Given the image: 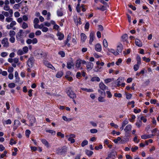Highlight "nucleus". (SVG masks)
<instances>
[{
    "mask_svg": "<svg viewBox=\"0 0 159 159\" xmlns=\"http://www.w3.org/2000/svg\"><path fill=\"white\" fill-rule=\"evenodd\" d=\"M24 34L25 32L23 30H20L16 36L17 40L22 44H24V40L23 39L25 37L24 35Z\"/></svg>",
    "mask_w": 159,
    "mask_h": 159,
    "instance_id": "f257e3e1",
    "label": "nucleus"
},
{
    "mask_svg": "<svg viewBox=\"0 0 159 159\" xmlns=\"http://www.w3.org/2000/svg\"><path fill=\"white\" fill-rule=\"evenodd\" d=\"M67 147L65 146L59 147L56 149V153L58 155H62L66 152Z\"/></svg>",
    "mask_w": 159,
    "mask_h": 159,
    "instance_id": "f03ea898",
    "label": "nucleus"
},
{
    "mask_svg": "<svg viewBox=\"0 0 159 159\" xmlns=\"http://www.w3.org/2000/svg\"><path fill=\"white\" fill-rule=\"evenodd\" d=\"M66 92L70 98H74L76 97V94L73 92L70 87L67 88L66 89Z\"/></svg>",
    "mask_w": 159,
    "mask_h": 159,
    "instance_id": "7ed1b4c3",
    "label": "nucleus"
},
{
    "mask_svg": "<svg viewBox=\"0 0 159 159\" xmlns=\"http://www.w3.org/2000/svg\"><path fill=\"white\" fill-rule=\"evenodd\" d=\"M86 63V62L85 61L79 59L76 61L75 66L77 68L82 69L83 68L81 67V64H84Z\"/></svg>",
    "mask_w": 159,
    "mask_h": 159,
    "instance_id": "20e7f679",
    "label": "nucleus"
},
{
    "mask_svg": "<svg viewBox=\"0 0 159 159\" xmlns=\"http://www.w3.org/2000/svg\"><path fill=\"white\" fill-rule=\"evenodd\" d=\"M124 80V78L119 77L116 80V84L117 86L119 87L120 86H121L122 87H124L125 85V83L123 82Z\"/></svg>",
    "mask_w": 159,
    "mask_h": 159,
    "instance_id": "39448f33",
    "label": "nucleus"
},
{
    "mask_svg": "<svg viewBox=\"0 0 159 159\" xmlns=\"http://www.w3.org/2000/svg\"><path fill=\"white\" fill-rule=\"evenodd\" d=\"M73 75L70 71H67L66 72L65 77L68 81L71 82L73 80Z\"/></svg>",
    "mask_w": 159,
    "mask_h": 159,
    "instance_id": "423d86ee",
    "label": "nucleus"
},
{
    "mask_svg": "<svg viewBox=\"0 0 159 159\" xmlns=\"http://www.w3.org/2000/svg\"><path fill=\"white\" fill-rule=\"evenodd\" d=\"M1 43L4 47L7 48L9 46L8 39L7 38H4L2 40Z\"/></svg>",
    "mask_w": 159,
    "mask_h": 159,
    "instance_id": "0eeeda50",
    "label": "nucleus"
},
{
    "mask_svg": "<svg viewBox=\"0 0 159 159\" xmlns=\"http://www.w3.org/2000/svg\"><path fill=\"white\" fill-rule=\"evenodd\" d=\"M34 61V58L33 57H30L28 59L27 65L30 68H32L33 67Z\"/></svg>",
    "mask_w": 159,
    "mask_h": 159,
    "instance_id": "6e6552de",
    "label": "nucleus"
},
{
    "mask_svg": "<svg viewBox=\"0 0 159 159\" xmlns=\"http://www.w3.org/2000/svg\"><path fill=\"white\" fill-rule=\"evenodd\" d=\"M75 135L74 134H70L69 135V137L68 139V140L71 143H74L75 142V140L74 139L75 137Z\"/></svg>",
    "mask_w": 159,
    "mask_h": 159,
    "instance_id": "1a4fd4ad",
    "label": "nucleus"
},
{
    "mask_svg": "<svg viewBox=\"0 0 159 159\" xmlns=\"http://www.w3.org/2000/svg\"><path fill=\"white\" fill-rule=\"evenodd\" d=\"M86 65L87 69L88 71L90 70L91 69H92L93 66V63L90 62H87L86 64Z\"/></svg>",
    "mask_w": 159,
    "mask_h": 159,
    "instance_id": "9d476101",
    "label": "nucleus"
},
{
    "mask_svg": "<svg viewBox=\"0 0 159 159\" xmlns=\"http://www.w3.org/2000/svg\"><path fill=\"white\" fill-rule=\"evenodd\" d=\"M95 33L94 32H91L90 34L89 37L90 39L89 40V43L90 44H92V42L93 41L95 36Z\"/></svg>",
    "mask_w": 159,
    "mask_h": 159,
    "instance_id": "9b49d317",
    "label": "nucleus"
},
{
    "mask_svg": "<svg viewBox=\"0 0 159 159\" xmlns=\"http://www.w3.org/2000/svg\"><path fill=\"white\" fill-rule=\"evenodd\" d=\"M99 86V88L101 89H100L103 91L106 89H108V87L105 85L102 82L100 83Z\"/></svg>",
    "mask_w": 159,
    "mask_h": 159,
    "instance_id": "f8f14e48",
    "label": "nucleus"
},
{
    "mask_svg": "<svg viewBox=\"0 0 159 159\" xmlns=\"http://www.w3.org/2000/svg\"><path fill=\"white\" fill-rule=\"evenodd\" d=\"M16 24V22L15 21L12 20L10 24H8L7 25V29H10L11 28H13L14 26Z\"/></svg>",
    "mask_w": 159,
    "mask_h": 159,
    "instance_id": "ddd939ff",
    "label": "nucleus"
},
{
    "mask_svg": "<svg viewBox=\"0 0 159 159\" xmlns=\"http://www.w3.org/2000/svg\"><path fill=\"white\" fill-rule=\"evenodd\" d=\"M94 48L95 50L98 52H100L102 50V46L99 43L96 44L95 45Z\"/></svg>",
    "mask_w": 159,
    "mask_h": 159,
    "instance_id": "4468645a",
    "label": "nucleus"
},
{
    "mask_svg": "<svg viewBox=\"0 0 159 159\" xmlns=\"http://www.w3.org/2000/svg\"><path fill=\"white\" fill-rule=\"evenodd\" d=\"M155 136V134H144L141 136V138L142 139H147L150 138L152 137V136Z\"/></svg>",
    "mask_w": 159,
    "mask_h": 159,
    "instance_id": "2eb2a0df",
    "label": "nucleus"
},
{
    "mask_svg": "<svg viewBox=\"0 0 159 159\" xmlns=\"http://www.w3.org/2000/svg\"><path fill=\"white\" fill-rule=\"evenodd\" d=\"M57 36L58 37V39L60 40H62L64 37V34L59 31L57 33Z\"/></svg>",
    "mask_w": 159,
    "mask_h": 159,
    "instance_id": "dca6fc26",
    "label": "nucleus"
},
{
    "mask_svg": "<svg viewBox=\"0 0 159 159\" xmlns=\"http://www.w3.org/2000/svg\"><path fill=\"white\" fill-rule=\"evenodd\" d=\"M38 57L39 59H40L45 57L47 55V54L44 52H41L38 54Z\"/></svg>",
    "mask_w": 159,
    "mask_h": 159,
    "instance_id": "f3484780",
    "label": "nucleus"
},
{
    "mask_svg": "<svg viewBox=\"0 0 159 159\" xmlns=\"http://www.w3.org/2000/svg\"><path fill=\"white\" fill-rule=\"evenodd\" d=\"M135 44L136 46L139 47H141L143 45L142 41L137 39H135Z\"/></svg>",
    "mask_w": 159,
    "mask_h": 159,
    "instance_id": "a211bd4d",
    "label": "nucleus"
},
{
    "mask_svg": "<svg viewBox=\"0 0 159 159\" xmlns=\"http://www.w3.org/2000/svg\"><path fill=\"white\" fill-rule=\"evenodd\" d=\"M44 65L47 67L52 69V70H55V68L53 66L50 64L49 62L47 61H45L44 62Z\"/></svg>",
    "mask_w": 159,
    "mask_h": 159,
    "instance_id": "6ab92c4d",
    "label": "nucleus"
},
{
    "mask_svg": "<svg viewBox=\"0 0 159 159\" xmlns=\"http://www.w3.org/2000/svg\"><path fill=\"white\" fill-rule=\"evenodd\" d=\"M132 125H127L124 129V131L125 133H128L132 129Z\"/></svg>",
    "mask_w": 159,
    "mask_h": 159,
    "instance_id": "aec40b11",
    "label": "nucleus"
},
{
    "mask_svg": "<svg viewBox=\"0 0 159 159\" xmlns=\"http://www.w3.org/2000/svg\"><path fill=\"white\" fill-rule=\"evenodd\" d=\"M42 143L44 144L47 148H48L50 147V145L48 142L44 139H42L41 140Z\"/></svg>",
    "mask_w": 159,
    "mask_h": 159,
    "instance_id": "412c9836",
    "label": "nucleus"
},
{
    "mask_svg": "<svg viewBox=\"0 0 159 159\" xmlns=\"http://www.w3.org/2000/svg\"><path fill=\"white\" fill-rule=\"evenodd\" d=\"M15 77L16 79L15 83H19L20 81V78L19 77L18 72L17 71L15 72Z\"/></svg>",
    "mask_w": 159,
    "mask_h": 159,
    "instance_id": "4be33fe9",
    "label": "nucleus"
},
{
    "mask_svg": "<svg viewBox=\"0 0 159 159\" xmlns=\"http://www.w3.org/2000/svg\"><path fill=\"white\" fill-rule=\"evenodd\" d=\"M74 66V62L73 61L68 62L67 63V67L69 69H71Z\"/></svg>",
    "mask_w": 159,
    "mask_h": 159,
    "instance_id": "5701e85b",
    "label": "nucleus"
},
{
    "mask_svg": "<svg viewBox=\"0 0 159 159\" xmlns=\"http://www.w3.org/2000/svg\"><path fill=\"white\" fill-rule=\"evenodd\" d=\"M123 48V46L120 43L117 46V51L118 53L119 52H121L122 51V49Z\"/></svg>",
    "mask_w": 159,
    "mask_h": 159,
    "instance_id": "b1692460",
    "label": "nucleus"
},
{
    "mask_svg": "<svg viewBox=\"0 0 159 159\" xmlns=\"http://www.w3.org/2000/svg\"><path fill=\"white\" fill-rule=\"evenodd\" d=\"M81 40L84 42L87 39V37L85 34L83 33H82L80 34Z\"/></svg>",
    "mask_w": 159,
    "mask_h": 159,
    "instance_id": "393cba45",
    "label": "nucleus"
},
{
    "mask_svg": "<svg viewBox=\"0 0 159 159\" xmlns=\"http://www.w3.org/2000/svg\"><path fill=\"white\" fill-rule=\"evenodd\" d=\"M86 154L89 157H90L93 154V152L88 150H86L85 151Z\"/></svg>",
    "mask_w": 159,
    "mask_h": 159,
    "instance_id": "a878e982",
    "label": "nucleus"
},
{
    "mask_svg": "<svg viewBox=\"0 0 159 159\" xmlns=\"http://www.w3.org/2000/svg\"><path fill=\"white\" fill-rule=\"evenodd\" d=\"M42 27L40 29L42 30L43 32H46L48 31V29L46 27L44 26V25L43 24H42Z\"/></svg>",
    "mask_w": 159,
    "mask_h": 159,
    "instance_id": "bb28decb",
    "label": "nucleus"
},
{
    "mask_svg": "<svg viewBox=\"0 0 159 159\" xmlns=\"http://www.w3.org/2000/svg\"><path fill=\"white\" fill-rule=\"evenodd\" d=\"M35 118L34 117H32L30 119V124L31 126L33 125V124L35 122Z\"/></svg>",
    "mask_w": 159,
    "mask_h": 159,
    "instance_id": "cd10ccee",
    "label": "nucleus"
},
{
    "mask_svg": "<svg viewBox=\"0 0 159 159\" xmlns=\"http://www.w3.org/2000/svg\"><path fill=\"white\" fill-rule=\"evenodd\" d=\"M22 10L23 13L25 14L27 12L28 10V8L27 6H25L23 7L22 8Z\"/></svg>",
    "mask_w": 159,
    "mask_h": 159,
    "instance_id": "c85d7f7f",
    "label": "nucleus"
},
{
    "mask_svg": "<svg viewBox=\"0 0 159 159\" xmlns=\"http://www.w3.org/2000/svg\"><path fill=\"white\" fill-rule=\"evenodd\" d=\"M57 14L58 16H61L63 15V12L62 10L61 9L57 11Z\"/></svg>",
    "mask_w": 159,
    "mask_h": 159,
    "instance_id": "c756f323",
    "label": "nucleus"
},
{
    "mask_svg": "<svg viewBox=\"0 0 159 159\" xmlns=\"http://www.w3.org/2000/svg\"><path fill=\"white\" fill-rule=\"evenodd\" d=\"M91 80L92 82H99L100 81V79L98 77H94L91 78Z\"/></svg>",
    "mask_w": 159,
    "mask_h": 159,
    "instance_id": "7c9ffc66",
    "label": "nucleus"
},
{
    "mask_svg": "<svg viewBox=\"0 0 159 159\" xmlns=\"http://www.w3.org/2000/svg\"><path fill=\"white\" fill-rule=\"evenodd\" d=\"M63 72L62 71L58 72L56 75V76L58 78H60L63 75Z\"/></svg>",
    "mask_w": 159,
    "mask_h": 159,
    "instance_id": "2f4dec72",
    "label": "nucleus"
},
{
    "mask_svg": "<svg viewBox=\"0 0 159 159\" xmlns=\"http://www.w3.org/2000/svg\"><path fill=\"white\" fill-rule=\"evenodd\" d=\"M82 90L88 92H93V90L92 89H87L85 88H81Z\"/></svg>",
    "mask_w": 159,
    "mask_h": 159,
    "instance_id": "473e14b6",
    "label": "nucleus"
},
{
    "mask_svg": "<svg viewBox=\"0 0 159 159\" xmlns=\"http://www.w3.org/2000/svg\"><path fill=\"white\" fill-rule=\"evenodd\" d=\"M76 8L77 11L79 13L81 11V5L80 6V3H78L77 4Z\"/></svg>",
    "mask_w": 159,
    "mask_h": 159,
    "instance_id": "72a5a7b5",
    "label": "nucleus"
},
{
    "mask_svg": "<svg viewBox=\"0 0 159 159\" xmlns=\"http://www.w3.org/2000/svg\"><path fill=\"white\" fill-rule=\"evenodd\" d=\"M128 38V35L126 34L123 35L121 37L122 40L123 42L126 41Z\"/></svg>",
    "mask_w": 159,
    "mask_h": 159,
    "instance_id": "f704fd0d",
    "label": "nucleus"
},
{
    "mask_svg": "<svg viewBox=\"0 0 159 159\" xmlns=\"http://www.w3.org/2000/svg\"><path fill=\"white\" fill-rule=\"evenodd\" d=\"M22 50L24 54L27 53L28 51V48L27 46H25L23 48Z\"/></svg>",
    "mask_w": 159,
    "mask_h": 159,
    "instance_id": "c9c22d12",
    "label": "nucleus"
},
{
    "mask_svg": "<svg viewBox=\"0 0 159 159\" xmlns=\"http://www.w3.org/2000/svg\"><path fill=\"white\" fill-rule=\"evenodd\" d=\"M136 61H137V64L140 65L141 64V58L139 55H138L136 57Z\"/></svg>",
    "mask_w": 159,
    "mask_h": 159,
    "instance_id": "e433bc0d",
    "label": "nucleus"
},
{
    "mask_svg": "<svg viewBox=\"0 0 159 159\" xmlns=\"http://www.w3.org/2000/svg\"><path fill=\"white\" fill-rule=\"evenodd\" d=\"M113 80V78H108L104 80L105 83L106 84H108L112 81Z\"/></svg>",
    "mask_w": 159,
    "mask_h": 159,
    "instance_id": "4c0bfd02",
    "label": "nucleus"
},
{
    "mask_svg": "<svg viewBox=\"0 0 159 159\" xmlns=\"http://www.w3.org/2000/svg\"><path fill=\"white\" fill-rule=\"evenodd\" d=\"M142 124V121L140 120L137 121L136 122L135 125L138 128H140Z\"/></svg>",
    "mask_w": 159,
    "mask_h": 159,
    "instance_id": "58836bf2",
    "label": "nucleus"
},
{
    "mask_svg": "<svg viewBox=\"0 0 159 159\" xmlns=\"http://www.w3.org/2000/svg\"><path fill=\"white\" fill-rule=\"evenodd\" d=\"M110 52L113 53L116 56L117 55L119 54V53L117 51H115L113 49H111Z\"/></svg>",
    "mask_w": 159,
    "mask_h": 159,
    "instance_id": "ea45409f",
    "label": "nucleus"
},
{
    "mask_svg": "<svg viewBox=\"0 0 159 159\" xmlns=\"http://www.w3.org/2000/svg\"><path fill=\"white\" fill-rule=\"evenodd\" d=\"M62 119L66 121H71L73 120V119L71 118H68L66 116H62Z\"/></svg>",
    "mask_w": 159,
    "mask_h": 159,
    "instance_id": "a19ab883",
    "label": "nucleus"
},
{
    "mask_svg": "<svg viewBox=\"0 0 159 159\" xmlns=\"http://www.w3.org/2000/svg\"><path fill=\"white\" fill-rule=\"evenodd\" d=\"M13 20V18L10 17H7L6 18L5 21L9 23L11 22Z\"/></svg>",
    "mask_w": 159,
    "mask_h": 159,
    "instance_id": "79ce46f5",
    "label": "nucleus"
},
{
    "mask_svg": "<svg viewBox=\"0 0 159 159\" xmlns=\"http://www.w3.org/2000/svg\"><path fill=\"white\" fill-rule=\"evenodd\" d=\"M42 24L40 25H38V24H34V27L35 29H40L42 27Z\"/></svg>",
    "mask_w": 159,
    "mask_h": 159,
    "instance_id": "37998d69",
    "label": "nucleus"
},
{
    "mask_svg": "<svg viewBox=\"0 0 159 159\" xmlns=\"http://www.w3.org/2000/svg\"><path fill=\"white\" fill-rule=\"evenodd\" d=\"M47 132L51 133L52 135H55L56 133V131L54 130H46Z\"/></svg>",
    "mask_w": 159,
    "mask_h": 159,
    "instance_id": "c03bdc74",
    "label": "nucleus"
},
{
    "mask_svg": "<svg viewBox=\"0 0 159 159\" xmlns=\"http://www.w3.org/2000/svg\"><path fill=\"white\" fill-rule=\"evenodd\" d=\"M28 25L25 22H23V23L22 26H21V27L23 29H26L27 28H28Z\"/></svg>",
    "mask_w": 159,
    "mask_h": 159,
    "instance_id": "a18cd8bd",
    "label": "nucleus"
},
{
    "mask_svg": "<svg viewBox=\"0 0 159 159\" xmlns=\"http://www.w3.org/2000/svg\"><path fill=\"white\" fill-rule=\"evenodd\" d=\"M15 34L16 33L14 30H10L9 32V35L10 37H14Z\"/></svg>",
    "mask_w": 159,
    "mask_h": 159,
    "instance_id": "49530a36",
    "label": "nucleus"
},
{
    "mask_svg": "<svg viewBox=\"0 0 159 159\" xmlns=\"http://www.w3.org/2000/svg\"><path fill=\"white\" fill-rule=\"evenodd\" d=\"M152 122L153 125V127H155L157 125V122L154 117H153L152 118Z\"/></svg>",
    "mask_w": 159,
    "mask_h": 159,
    "instance_id": "de8ad7c7",
    "label": "nucleus"
},
{
    "mask_svg": "<svg viewBox=\"0 0 159 159\" xmlns=\"http://www.w3.org/2000/svg\"><path fill=\"white\" fill-rule=\"evenodd\" d=\"M128 123V120L127 118H126L122 123V125L123 126H125Z\"/></svg>",
    "mask_w": 159,
    "mask_h": 159,
    "instance_id": "09e8293b",
    "label": "nucleus"
},
{
    "mask_svg": "<svg viewBox=\"0 0 159 159\" xmlns=\"http://www.w3.org/2000/svg\"><path fill=\"white\" fill-rule=\"evenodd\" d=\"M98 92L99 93H100L101 96H105V93L104 91L102 90L101 89H98Z\"/></svg>",
    "mask_w": 159,
    "mask_h": 159,
    "instance_id": "8fccbe9b",
    "label": "nucleus"
},
{
    "mask_svg": "<svg viewBox=\"0 0 159 159\" xmlns=\"http://www.w3.org/2000/svg\"><path fill=\"white\" fill-rule=\"evenodd\" d=\"M11 121L10 119H8L7 120H5L4 122L3 123V124H5L6 125L11 124Z\"/></svg>",
    "mask_w": 159,
    "mask_h": 159,
    "instance_id": "3c124183",
    "label": "nucleus"
},
{
    "mask_svg": "<svg viewBox=\"0 0 159 159\" xmlns=\"http://www.w3.org/2000/svg\"><path fill=\"white\" fill-rule=\"evenodd\" d=\"M106 94L107 95V97L109 98H111L112 97V94H111L110 91H107L106 92Z\"/></svg>",
    "mask_w": 159,
    "mask_h": 159,
    "instance_id": "603ef678",
    "label": "nucleus"
},
{
    "mask_svg": "<svg viewBox=\"0 0 159 159\" xmlns=\"http://www.w3.org/2000/svg\"><path fill=\"white\" fill-rule=\"evenodd\" d=\"M89 27V22H87L84 26V29L85 30L88 31Z\"/></svg>",
    "mask_w": 159,
    "mask_h": 159,
    "instance_id": "864d4df0",
    "label": "nucleus"
},
{
    "mask_svg": "<svg viewBox=\"0 0 159 159\" xmlns=\"http://www.w3.org/2000/svg\"><path fill=\"white\" fill-rule=\"evenodd\" d=\"M16 85L14 83H11L9 84L8 85V87L10 88H13L15 87Z\"/></svg>",
    "mask_w": 159,
    "mask_h": 159,
    "instance_id": "5fc2aeb1",
    "label": "nucleus"
},
{
    "mask_svg": "<svg viewBox=\"0 0 159 159\" xmlns=\"http://www.w3.org/2000/svg\"><path fill=\"white\" fill-rule=\"evenodd\" d=\"M88 144V141L86 140L83 141L81 143V145L82 147H84Z\"/></svg>",
    "mask_w": 159,
    "mask_h": 159,
    "instance_id": "6e6d98bb",
    "label": "nucleus"
},
{
    "mask_svg": "<svg viewBox=\"0 0 159 159\" xmlns=\"http://www.w3.org/2000/svg\"><path fill=\"white\" fill-rule=\"evenodd\" d=\"M20 121L18 120H16L14 121V125H16L17 127L20 125Z\"/></svg>",
    "mask_w": 159,
    "mask_h": 159,
    "instance_id": "4d7b16f0",
    "label": "nucleus"
},
{
    "mask_svg": "<svg viewBox=\"0 0 159 159\" xmlns=\"http://www.w3.org/2000/svg\"><path fill=\"white\" fill-rule=\"evenodd\" d=\"M31 132L30 130L29 129H27L25 131V134L26 136L28 138L29 137L30 135V134Z\"/></svg>",
    "mask_w": 159,
    "mask_h": 159,
    "instance_id": "13d9d810",
    "label": "nucleus"
},
{
    "mask_svg": "<svg viewBox=\"0 0 159 159\" xmlns=\"http://www.w3.org/2000/svg\"><path fill=\"white\" fill-rule=\"evenodd\" d=\"M140 65L138 64L135 65L134 66V69L135 71H137L139 68Z\"/></svg>",
    "mask_w": 159,
    "mask_h": 159,
    "instance_id": "bf43d9fd",
    "label": "nucleus"
},
{
    "mask_svg": "<svg viewBox=\"0 0 159 159\" xmlns=\"http://www.w3.org/2000/svg\"><path fill=\"white\" fill-rule=\"evenodd\" d=\"M98 101L101 102H105V100L104 98V97L101 96L98 98Z\"/></svg>",
    "mask_w": 159,
    "mask_h": 159,
    "instance_id": "052dcab7",
    "label": "nucleus"
},
{
    "mask_svg": "<svg viewBox=\"0 0 159 159\" xmlns=\"http://www.w3.org/2000/svg\"><path fill=\"white\" fill-rule=\"evenodd\" d=\"M22 49H20L17 52V55H21L23 54H24L23 53Z\"/></svg>",
    "mask_w": 159,
    "mask_h": 159,
    "instance_id": "680f3d73",
    "label": "nucleus"
},
{
    "mask_svg": "<svg viewBox=\"0 0 159 159\" xmlns=\"http://www.w3.org/2000/svg\"><path fill=\"white\" fill-rule=\"evenodd\" d=\"M14 68L12 67H9L8 68L7 71L8 72L10 73H12L13 71Z\"/></svg>",
    "mask_w": 159,
    "mask_h": 159,
    "instance_id": "e2e57ef3",
    "label": "nucleus"
},
{
    "mask_svg": "<svg viewBox=\"0 0 159 159\" xmlns=\"http://www.w3.org/2000/svg\"><path fill=\"white\" fill-rule=\"evenodd\" d=\"M103 45L105 48H107L108 46V43L107 40L104 39L103 41Z\"/></svg>",
    "mask_w": 159,
    "mask_h": 159,
    "instance_id": "0e129e2a",
    "label": "nucleus"
},
{
    "mask_svg": "<svg viewBox=\"0 0 159 159\" xmlns=\"http://www.w3.org/2000/svg\"><path fill=\"white\" fill-rule=\"evenodd\" d=\"M122 60L121 58H119L116 62V64L117 65L119 66L121 63Z\"/></svg>",
    "mask_w": 159,
    "mask_h": 159,
    "instance_id": "69168bd1",
    "label": "nucleus"
},
{
    "mask_svg": "<svg viewBox=\"0 0 159 159\" xmlns=\"http://www.w3.org/2000/svg\"><path fill=\"white\" fill-rule=\"evenodd\" d=\"M102 148L103 147L102 145L101 144H100L98 146H95V148L96 150H98L100 149H102Z\"/></svg>",
    "mask_w": 159,
    "mask_h": 159,
    "instance_id": "338daca9",
    "label": "nucleus"
},
{
    "mask_svg": "<svg viewBox=\"0 0 159 159\" xmlns=\"http://www.w3.org/2000/svg\"><path fill=\"white\" fill-rule=\"evenodd\" d=\"M20 3L16 4L13 6V8L15 9H18L20 6Z\"/></svg>",
    "mask_w": 159,
    "mask_h": 159,
    "instance_id": "774afa93",
    "label": "nucleus"
}]
</instances>
